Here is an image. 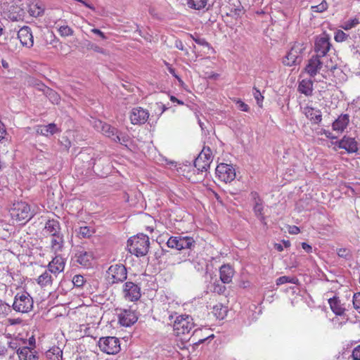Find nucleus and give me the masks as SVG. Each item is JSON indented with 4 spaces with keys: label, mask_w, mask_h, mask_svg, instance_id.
Returning <instances> with one entry per match:
<instances>
[{
    "label": "nucleus",
    "mask_w": 360,
    "mask_h": 360,
    "mask_svg": "<svg viewBox=\"0 0 360 360\" xmlns=\"http://www.w3.org/2000/svg\"><path fill=\"white\" fill-rule=\"evenodd\" d=\"M122 293L126 300L135 302L141 297V288L133 282L127 281L123 285Z\"/></svg>",
    "instance_id": "nucleus-12"
},
{
    "label": "nucleus",
    "mask_w": 360,
    "mask_h": 360,
    "mask_svg": "<svg viewBox=\"0 0 360 360\" xmlns=\"http://www.w3.org/2000/svg\"><path fill=\"white\" fill-rule=\"evenodd\" d=\"M236 105L238 108L241 111L248 112L250 110L249 106L241 100H238L236 101Z\"/></svg>",
    "instance_id": "nucleus-48"
},
{
    "label": "nucleus",
    "mask_w": 360,
    "mask_h": 360,
    "mask_svg": "<svg viewBox=\"0 0 360 360\" xmlns=\"http://www.w3.org/2000/svg\"><path fill=\"white\" fill-rule=\"evenodd\" d=\"M168 71L170 74H172L174 77H176L179 81H181L179 77L176 74L175 70L171 66L168 67Z\"/></svg>",
    "instance_id": "nucleus-58"
},
{
    "label": "nucleus",
    "mask_w": 360,
    "mask_h": 360,
    "mask_svg": "<svg viewBox=\"0 0 360 360\" xmlns=\"http://www.w3.org/2000/svg\"><path fill=\"white\" fill-rule=\"evenodd\" d=\"M19 203L17 205L14 204L13 207L10 210L11 217L15 221H20L22 218V210L19 211Z\"/></svg>",
    "instance_id": "nucleus-37"
},
{
    "label": "nucleus",
    "mask_w": 360,
    "mask_h": 360,
    "mask_svg": "<svg viewBox=\"0 0 360 360\" xmlns=\"http://www.w3.org/2000/svg\"><path fill=\"white\" fill-rule=\"evenodd\" d=\"M323 64H325L326 68L330 70L336 69L337 67L336 64H329L328 61H325V59L316 56H313L309 59L304 70L310 77H314L321 70Z\"/></svg>",
    "instance_id": "nucleus-3"
},
{
    "label": "nucleus",
    "mask_w": 360,
    "mask_h": 360,
    "mask_svg": "<svg viewBox=\"0 0 360 360\" xmlns=\"http://www.w3.org/2000/svg\"><path fill=\"white\" fill-rule=\"evenodd\" d=\"M193 327V318L188 315L177 316L173 323V329L176 335L188 334Z\"/></svg>",
    "instance_id": "nucleus-5"
},
{
    "label": "nucleus",
    "mask_w": 360,
    "mask_h": 360,
    "mask_svg": "<svg viewBox=\"0 0 360 360\" xmlns=\"http://www.w3.org/2000/svg\"><path fill=\"white\" fill-rule=\"evenodd\" d=\"M149 245V238L142 233L131 237L127 241L129 252L138 257L147 255Z\"/></svg>",
    "instance_id": "nucleus-1"
},
{
    "label": "nucleus",
    "mask_w": 360,
    "mask_h": 360,
    "mask_svg": "<svg viewBox=\"0 0 360 360\" xmlns=\"http://www.w3.org/2000/svg\"><path fill=\"white\" fill-rule=\"evenodd\" d=\"M191 37L193 39V41L195 43H197L198 44L207 47V48H210V44L205 39L200 38L198 36L195 37L193 35H191Z\"/></svg>",
    "instance_id": "nucleus-47"
},
{
    "label": "nucleus",
    "mask_w": 360,
    "mask_h": 360,
    "mask_svg": "<svg viewBox=\"0 0 360 360\" xmlns=\"http://www.w3.org/2000/svg\"><path fill=\"white\" fill-rule=\"evenodd\" d=\"M328 5L326 0H323L321 4L316 6H311V10L315 13H322L328 9Z\"/></svg>",
    "instance_id": "nucleus-40"
},
{
    "label": "nucleus",
    "mask_w": 360,
    "mask_h": 360,
    "mask_svg": "<svg viewBox=\"0 0 360 360\" xmlns=\"http://www.w3.org/2000/svg\"><path fill=\"white\" fill-rule=\"evenodd\" d=\"M6 133V131L4 128V124L0 121V140L4 138Z\"/></svg>",
    "instance_id": "nucleus-56"
},
{
    "label": "nucleus",
    "mask_w": 360,
    "mask_h": 360,
    "mask_svg": "<svg viewBox=\"0 0 360 360\" xmlns=\"http://www.w3.org/2000/svg\"><path fill=\"white\" fill-rule=\"evenodd\" d=\"M274 248L276 250H277L278 252H282L283 250V248L281 244L280 243H275Z\"/></svg>",
    "instance_id": "nucleus-63"
},
{
    "label": "nucleus",
    "mask_w": 360,
    "mask_h": 360,
    "mask_svg": "<svg viewBox=\"0 0 360 360\" xmlns=\"http://www.w3.org/2000/svg\"><path fill=\"white\" fill-rule=\"evenodd\" d=\"M149 117V112L141 107L134 108L130 112V120L132 124H143Z\"/></svg>",
    "instance_id": "nucleus-14"
},
{
    "label": "nucleus",
    "mask_w": 360,
    "mask_h": 360,
    "mask_svg": "<svg viewBox=\"0 0 360 360\" xmlns=\"http://www.w3.org/2000/svg\"><path fill=\"white\" fill-rule=\"evenodd\" d=\"M253 91H254V92H253L254 97H255V100L257 101V104L259 106H262V103L263 101L264 96L262 95L259 90H258L257 88L254 87Z\"/></svg>",
    "instance_id": "nucleus-46"
},
{
    "label": "nucleus",
    "mask_w": 360,
    "mask_h": 360,
    "mask_svg": "<svg viewBox=\"0 0 360 360\" xmlns=\"http://www.w3.org/2000/svg\"><path fill=\"white\" fill-rule=\"evenodd\" d=\"M49 96H51V100L52 101V103H58L59 100H60V98L58 96V95L54 92V91H52L51 90L50 91V94H49Z\"/></svg>",
    "instance_id": "nucleus-51"
},
{
    "label": "nucleus",
    "mask_w": 360,
    "mask_h": 360,
    "mask_svg": "<svg viewBox=\"0 0 360 360\" xmlns=\"http://www.w3.org/2000/svg\"><path fill=\"white\" fill-rule=\"evenodd\" d=\"M127 271L124 265L115 264L111 265L106 271V279L110 284L122 283L127 279Z\"/></svg>",
    "instance_id": "nucleus-4"
},
{
    "label": "nucleus",
    "mask_w": 360,
    "mask_h": 360,
    "mask_svg": "<svg viewBox=\"0 0 360 360\" xmlns=\"http://www.w3.org/2000/svg\"><path fill=\"white\" fill-rule=\"evenodd\" d=\"M84 283V278L82 275H75L72 278V283L75 287H82Z\"/></svg>",
    "instance_id": "nucleus-44"
},
{
    "label": "nucleus",
    "mask_w": 360,
    "mask_h": 360,
    "mask_svg": "<svg viewBox=\"0 0 360 360\" xmlns=\"http://www.w3.org/2000/svg\"><path fill=\"white\" fill-rule=\"evenodd\" d=\"M28 13L31 16L38 17L41 15L44 11V6L39 0H32L27 4Z\"/></svg>",
    "instance_id": "nucleus-19"
},
{
    "label": "nucleus",
    "mask_w": 360,
    "mask_h": 360,
    "mask_svg": "<svg viewBox=\"0 0 360 360\" xmlns=\"http://www.w3.org/2000/svg\"><path fill=\"white\" fill-rule=\"evenodd\" d=\"M213 313L219 319H223L226 316L227 309L221 304H217L213 307Z\"/></svg>",
    "instance_id": "nucleus-32"
},
{
    "label": "nucleus",
    "mask_w": 360,
    "mask_h": 360,
    "mask_svg": "<svg viewBox=\"0 0 360 360\" xmlns=\"http://www.w3.org/2000/svg\"><path fill=\"white\" fill-rule=\"evenodd\" d=\"M302 112L313 124H319L322 120V113L317 108L305 106L302 109Z\"/></svg>",
    "instance_id": "nucleus-17"
},
{
    "label": "nucleus",
    "mask_w": 360,
    "mask_h": 360,
    "mask_svg": "<svg viewBox=\"0 0 360 360\" xmlns=\"http://www.w3.org/2000/svg\"><path fill=\"white\" fill-rule=\"evenodd\" d=\"M75 231L79 238H85L90 237L95 230L94 226H79Z\"/></svg>",
    "instance_id": "nucleus-29"
},
{
    "label": "nucleus",
    "mask_w": 360,
    "mask_h": 360,
    "mask_svg": "<svg viewBox=\"0 0 360 360\" xmlns=\"http://www.w3.org/2000/svg\"><path fill=\"white\" fill-rule=\"evenodd\" d=\"M298 91L305 96H311L313 91V82L310 79H302L298 86Z\"/></svg>",
    "instance_id": "nucleus-26"
},
{
    "label": "nucleus",
    "mask_w": 360,
    "mask_h": 360,
    "mask_svg": "<svg viewBox=\"0 0 360 360\" xmlns=\"http://www.w3.org/2000/svg\"><path fill=\"white\" fill-rule=\"evenodd\" d=\"M212 152L210 148L204 147L194 161V166L199 172H207L212 162Z\"/></svg>",
    "instance_id": "nucleus-7"
},
{
    "label": "nucleus",
    "mask_w": 360,
    "mask_h": 360,
    "mask_svg": "<svg viewBox=\"0 0 360 360\" xmlns=\"http://www.w3.org/2000/svg\"><path fill=\"white\" fill-rule=\"evenodd\" d=\"M354 360H360V345L355 347L352 352Z\"/></svg>",
    "instance_id": "nucleus-50"
},
{
    "label": "nucleus",
    "mask_w": 360,
    "mask_h": 360,
    "mask_svg": "<svg viewBox=\"0 0 360 360\" xmlns=\"http://www.w3.org/2000/svg\"><path fill=\"white\" fill-rule=\"evenodd\" d=\"M220 279L224 283H230L234 275V270L229 264H224L219 269Z\"/></svg>",
    "instance_id": "nucleus-21"
},
{
    "label": "nucleus",
    "mask_w": 360,
    "mask_h": 360,
    "mask_svg": "<svg viewBox=\"0 0 360 360\" xmlns=\"http://www.w3.org/2000/svg\"><path fill=\"white\" fill-rule=\"evenodd\" d=\"M130 141L129 136L121 131H117L116 136H115V139L113 141L120 143L122 145L127 146V143Z\"/></svg>",
    "instance_id": "nucleus-34"
},
{
    "label": "nucleus",
    "mask_w": 360,
    "mask_h": 360,
    "mask_svg": "<svg viewBox=\"0 0 360 360\" xmlns=\"http://www.w3.org/2000/svg\"><path fill=\"white\" fill-rule=\"evenodd\" d=\"M34 301L30 295L24 293V313L31 311L33 308Z\"/></svg>",
    "instance_id": "nucleus-38"
},
{
    "label": "nucleus",
    "mask_w": 360,
    "mask_h": 360,
    "mask_svg": "<svg viewBox=\"0 0 360 360\" xmlns=\"http://www.w3.org/2000/svg\"><path fill=\"white\" fill-rule=\"evenodd\" d=\"M24 346L27 349H36V340L34 335L29 337L27 340L24 339Z\"/></svg>",
    "instance_id": "nucleus-41"
},
{
    "label": "nucleus",
    "mask_w": 360,
    "mask_h": 360,
    "mask_svg": "<svg viewBox=\"0 0 360 360\" xmlns=\"http://www.w3.org/2000/svg\"><path fill=\"white\" fill-rule=\"evenodd\" d=\"M340 148L345 149L349 153H356L358 150V144L355 139L345 136L336 143Z\"/></svg>",
    "instance_id": "nucleus-16"
},
{
    "label": "nucleus",
    "mask_w": 360,
    "mask_h": 360,
    "mask_svg": "<svg viewBox=\"0 0 360 360\" xmlns=\"http://www.w3.org/2000/svg\"><path fill=\"white\" fill-rule=\"evenodd\" d=\"M37 131L38 134H40L43 136H49L58 132L59 129L57 127L56 124H55L54 123H51L47 125L38 126Z\"/></svg>",
    "instance_id": "nucleus-23"
},
{
    "label": "nucleus",
    "mask_w": 360,
    "mask_h": 360,
    "mask_svg": "<svg viewBox=\"0 0 360 360\" xmlns=\"http://www.w3.org/2000/svg\"><path fill=\"white\" fill-rule=\"evenodd\" d=\"M306 48L307 44L295 42L283 59V63L287 66H292L299 64L302 60V56Z\"/></svg>",
    "instance_id": "nucleus-2"
},
{
    "label": "nucleus",
    "mask_w": 360,
    "mask_h": 360,
    "mask_svg": "<svg viewBox=\"0 0 360 360\" xmlns=\"http://www.w3.org/2000/svg\"><path fill=\"white\" fill-rule=\"evenodd\" d=\"M38 210V207L36 204L32 203L28 204L27 202H24V214H26L25 216H24V219H27V221L24 223V225L27 223L37 213Z\"/></svg>",
    "instance_id": "nucleus-27"
},
{
    "label": "nucleus",
    "mask_w": 360,
    "mask_h": 360,
    "mask_svg": "<svg viewBox=\"0 0 360 360\" xmlns=\"http://www.w3.org/2000/svg\"><path fill=\"white\" fill-rule=\"evenodd\" d=\"M288 232L291 234H297L300 232L299 226H289Z\"/></svg>",
    "instance_id": "nucleus-55"
},
{
    "label": "nucleus",
    "mask_w": 360,
    "mask_h": 360,
    "mask_svg": "<svg viewBox=\"0 0 360 360\" xmlns=\"http://www.w3.org/2000/svg\"><path fill=\"white\" fill-rule=\"evenodd\" d=\"M176 47L179 50H184V44L181 41H176Z\"/></svg>",
    "instance_id": "nucleus-60"
},
{
    "label": "nucleus",
    "mask_w": 360,
    "mask_h": 360,
    "mask_svg": "<svg viewBox=\"0 0 360 360\" xmlns=\"http://www.w3.org/2000/svg\"><path fill=\"white\" fill-rule=\"evenodd\" d=\"M47 232L51 233V245L52 250L56 254L61 251L63 245V236L54 226H45Z\"/></svg>",
    "instance_id": "nucleus-13"
},
{
    "label": "nucleus",
    "mask_w": 360,
    "mask_h": 360,
    "mask_svg": "<svg viewBox=\"0 0 360 360\" xmlns=\"http://www.w3.org/2000/svg\"><path fill=\"white\" fill-rule=\"evenodd\" d=\"M327 138L335 139V136H332V133L329 131L324 130L323 133Z\"/></svg>",
    "instance_id": "nucleus-62"
},
{
    "label": "nucleus",
    "mask_w": 360,
    "mask_h": 360,
    "mask_svg": "<svg viewBox=\"0 0 360 360\" xmlns=\"http://www.w3.org/2000/svg\"><path fill=\"white\" fill-rule=\"evenodd\" d=\"M253 210L255 215L260 219H264V205L262 200L258 198L255 200V204L253 206Z\"/></svg>",
    "instance_id": "nucleus-31"
},
{
    "label": "nucleus",
    "mask_w": 360,
    "mask_h": 360,
    "mask_svg": "<svg viewBox=\"0 0 360 360\" xmlns=\"http://www.w3.org/2000/svg\"><path fill=\"white\" fill-rule=\"evenodd\" d=\"M20 306H21V304L20 303H18V302L15 300L13 302V309L17 311H20Z\"/></svg>",
    "instance_id": "nucleus-59"
},
{
    "label": "nucleus",
    "mask_w": 360,
    "mask_h": 360,
    "mask_svg": "<svg viewBox=\"0 0 360 360\" xmlns=\"http://www.w3.org/2000/svg\"><path fill=\"white\" fill-rule=\"evenodd\" d=\"M287 283L298 284L299 280L295 276H283L278 278L276 281L277 285H281Z\"/></svg>",
    "instance_id": "nucleus-33"
},
{
    "label": "nucleus",
    "mask_w": 360,
    "mask_h": 360,
    "mask_svg": "<svg viewBox=\"0 0 360 360\" xmlns=\"http://www.w3.org/2000/svg\"><path fill=\"white\" fill-rule=\"evenodd\" d=\"M9 322L11 323V325H13V324L20 323L21 320L20 319H10Z\"/></svg>",
    "instance_id": "nucleus-64"
},
{
    "label": "nucleus",
    "mask_w": 360,
    "mask_h": 360,
    "mask_svg": "<svg viewBox=\"0 0 360 360\" xmlns=\"http://www.w3.org/2000/svg\"><path fill=\"white\" fill-rule=\"evenodd\" d=\"M349 122V116L347 114L340 115L332 124L333 129L338 132H342Z\"/></svg>",
    "instance_id": "nucleus-20"
},
{
    "label": "nucleus",
    "mask_w": 360,
    "mask_h": 360,
    "mask_svg": "<svg viewBox=\"0 0 360 360\" xmlns=\"http://www.w3.org/2000/svg\"><path fill=\"white\" fill-rule=\"evenodd\" d=\"M75 257L77 262L85 267L90 266L91 262L93 259L92 253L91 252L84 251V250H79L76 253Z\"/></svg>",
    "instance_id": "nucleus-22"
},
{
    "label": "nucleus",
    "mask_w": 360,
    "mask_h": 360,
    "mask_svg": "<svg viewBox=\"0 0 360 360\" xmlns=\"http://www.w3.org/2000/svg\"><path fill=\"white\" fill-rule=\"evenodd\" d=\"M39 354L36 349H27L24 346V360H38Z\"/></svg>",
    "instance_id": "nucleus-36"
},
{
    "label": "nucleus",
    "mask_w": 360,
    "mask_h": 360,
    "mask_svg": "<svg viewBox=\"0 0 360 360\" xmlns=\"http://www.w3.org/2000/svg\"><path fill=\"white\" fill-rule=\"evenodd\" d=\"M359 23V20L358 18L350 19L345 22H344L342 27L345 30H349Z\"/></svg>",
    "instance_id": "nucleus-42"
},
{
    "label": "nucleus",
    "mask_w": 360,
    "mask_h": 360,
    "mask_svg": "<svg viewBox=\"0 0 360 360\" xmlns=\"http://www.w3.org/2000/svg\"><path fill=\"white\" fill-rule=\"evenodd\" d=\"M49 269L55 276L63 271L65 267L64 259L60 255H56L49 264Z\"/></svg>",
    "instance_id": "nucleus-18"
},
{
    "label": "nucleus",
    "mask_w": 360,
    "mask_h": 360,
    "mask_svg": "<svg viewBox=\"0 0 360 360\" xmlns=\"http://www.w3.org/2000/svg\"><path fill=\"white\" fill-rule=\"evenodd\" d=\"M91 49L94 50L96 52L105 54V51L103 48L96 44H91Z\"/></svg>",
    "instance_id": "nucleus-52"
},
{
    "label": "nucleus",
    "mask_w": 360,
    "mask_h": 360,
    "mask_svg": "<svg viewBox=\"0 0 360 360\" xmlns=\"http://www.w3.org/2000/svg\"><path fill=\"white\" fill-rule=\"evenodd\" d=\"M348 37L349 35L345 33L342 30H338L335 33L334 39L337 42H342L345 41Z\"/></svg>",
    "instance_id": "nucleus-43"
},
{
    "label": "nucleus",
    "mask_w": 360,
    "mask_h": 360,
    "mask_svg": "<svg viewBox=\"0 0 360 360\" xmlns=\"http://www.w3.org/2000/svg\"><path fill=\"white\" fill-rule=\"evenodd\" d=\"M167 244L169 248L177 250L191 249L194 245V240L188 236L170 237Z\"/></svg>",
    "instance_id": "nucleus-11"
},
{
    "label": "nucleus",
    "mask_w": 360,
    "mask_h": 360,
    "mask_svg": "<svg viewBox=\"0 0 360 360\" xmlns=\"http://www.w3.org/2000/svg\"><path fill=\"white\" fill-rule=\"evenodd\" d=\"M119 323L124 327H129L135 323L138 317L134 311L131 309H117Z\"/></svg>",
    "instance_id": "nucleus-10"
},
{
    "label": "nucleus",
    "mask_w": 360,
    "mask_h": 360,
    "mask_svg": "<svg viewBox=\"0 0 360 360\" xmlns=\"http://www.w3.org/2000/svg\"><path fill=\"white\" fill-rule=\"evenodd\" d=\"M170 100H171L172 101H173V102H176V103H177L178 104H179V105H183V104H184V102H183V101H180V100H179L178 98H176L175 96H172L170 97Z\"/></svg>",
    "instance_id": "nucleus-61"
},
{
    "label": "nucleus",
    "mask_w": 360,
    "mask_h": 360,
    "mask_svg": "<svg viewBox=\"0 0 360 360\" xmlns=\"http://www.w3.org/2000/svg\"><path fill=\"white\" fill-rule=\"evenodd\" d=\"M216 174L218 179L225 183L233 181L236 178V171L232 165L221 163L216 168Z\"/></svg>",
    "instance_id": "nucleus-9"
},
{
    "label": "nucleus",
    "mask_w": 360,
    "mask_h": 360,
    "mask_svg": "<svg viewBox=\"0 0 360 360\" xmlns=\"http://www.w3.org/2000/svg\"><path fill=\"white\" fill-rule=\"evenodd\" d=\"M34 44V38L31 29L24 25V46L31 48Z\"/></svg>",
    "instance_id": "nucleus-30"
},
{
    "label": "nucleus",
    "mask_w": 360,
    "mask_h": 360,
    "mask_svg": "<svg viewBox=\"0 0 360 360\" xmlns=\"http://www.w3.org/2000/svg\"><path fill=\"white\" fill-rule=\"evenodd\" d=\"M328 303L334 314L338 316L344 315L345 309L342 307L340 303V300L338 297H333V298H330L328 300Z\"/></svg>",
    "instance_id": "nucleus-25"
},
{
    "label": "nucleus",
    "mask_w": 360,
    "mask_h": 360,
    "mask_svg": "<svg viewBox=\"0 0 360 360\" xmlns=\"http://www.w3.org/2000/svg\"><path fill=\"white\" fill-rule=\"evenodd\" d=\"M49 360H63V351L58 347H53L46 352Z\"/></svg>",
    "instance_id": "nucleus-28"
},
{
    "label": "nucleus",
    "mask_w": 360,
    "mask_h": 360,
    "mask_svg": "<svg viewBox=\"0 0 360 360\" xmlns=\"http://www.w3.org/2000/svg\"><path fill=\"white\" fill-rule=\"evenodd\" d=\"M91 32H93L95 34L98 35L99 37H101L103 39H106V37H105V34L103 32H101L100 30L97 29V28L92 29L91 30Z\"/></svg>",
    "instance_id": "nucleus-54"
},
{
    "label": "nucleus",
    "mask_w": 360,
    "mask_h": 360,
    "mask_svg": "<svg viewBox=\"0 0 360 360\" xmlns=\"http://www.w3.org/2000/svg\"><path fill=\"white\" fill-rule=\"evenodd\" d=\"M94 127L98 131H101L106 137L110 138L114 141L115 136H116L117 129L112 127L108 124L104 123L101 120H95L93 122Z\"/></svg>",
    "instance_id": "nucleus-15"
},
{
    "label": "nucleus",
    "mask_w": 360,
    "mask_h": 360,
    "mask_svg": "<svg viewBox=\"0 0 360 360\" xmlns=\"http://www.w3.org/2000/svg\"><path fill=\"white\" fill-rule=\"evenodd\" d=\"M302 248L307 252H311L312 251V248L311 245L306 243H302Z\"/></svg>",
    "instance_id": "nucleus-57"
},
{
    "label": "nucleus",
    "mask_w": 360,
    "mask_h": 360,
    "mask_svg": "<svg viewBox=\"0 0 360 360\" xmlns=\"http://www.w3.org/2000/svg\"><path fill=\"white\" fill-rule=\"evenodd\" d=\"M98 345L100 349L108 354H115L120 350V340L115 337L101 338Z\"/></svg>",
    "instance_id": "nucleus-6"
},
{
    "label": "nucleus",
    "mask_w": 360,
    "mask_h": 360,
    "mask_svg": "<svg viewBox=\"0 0 360 360\" xmlns=\"http://www.w3.org/2000/svg\"><path fill=\"white\" fill-rule=\"evenodd\" d=\"M338 255L341 257H346L349 255V250L345 248H340L338 251Z\"/></svg>",
    "instance_id": "nucleus-53"
},
{
    "label": "nucleus",
    "mask_w": 360,
    "mask_h": 360,
    "mask_svg": "<svg viewBox=\"0 0 360 360\" xmlns=\"http://www.w3.org/2000/svg\"><path fill=\"white\" fill-rule=\"evenodd\" d=\"M352 302L354 308L360 314V292L354 294Z\"/></svg>",
    "instance_id": "nucleus-45"
},
{
    "label": "nucleus",
    "mask_w": 360,
    "mask_h": 360,
    "mask_svg": "<svg viewBox=\"0 0 360 360\" xmlns=\"http://www.w3.org/2000/svg\"><path fill=\"white\" fill-rule=\"evenodd\" d=\"M330 47L331 44L328 35L322 34L317 37L314 44L315 56L326 59L328 58L327 53L329 52Z\"/></svg>",
    "instance_id": "nucleus-8"
},
{
    "label": "nucleus",
    "mask_w": 360,
    "mask_h": 360,
    "mask_svg": "<svg viewBox=\"0 0 360 360\" xmlns=\"http://www.w3.org/2000/svg\"><path fill=\"white\" fill-rule=\"evenodd\" d=\"M155 110H158L159 115H161L167 109L165 105L162 103H156L154 105Z\"/></svg>",
    "instance_id": "nucleus-49"
},
{
    "label": "nucleus",
    "mask_w": 360,
    "mask_h": 360,
    "mask_svg": "<svg viewBox=\"0 0 360 360\" xmlns=\"http://www.w3.org/2000/svg\"><path fill=\"white\" fill-rule=\"evenodd\" d=\"M207 2V0H189L188 4L190 8L200 10L205 7Z\"/></svg>",
    "instance_id": "nucleus-35"
},
{
    "label": "nucleus",
    "mask_w": 360,
    "mask_h": 360,
    "mask_svg": "<svg viewBox=\"0 0 360 360\" xmlns=\"http://www.w3.org/2000/svg\"><path fill=\"white\" fill-rule=\"evenodd\" d=\"M52 273L49 271V269L46 270L43 274H41L37 279V283L41 288H46L48 286H51L52 285V282L53 280V277L52 276Z\"/></svg>",
    "instance_id": "nucleus-24"
},
{
    "label": "nucleus",
    "mask_w": 360,
    "mask_h": 360,
    "mask_svg": "<svg viewBox=\"0 0 360 360\" xmlns=\"http://www.w3.org/2000/svg\"><path fill=\"white\" fill-rule=\"evenodd\" d=\"M58 30L62 37L72 36L74 34L73 30L68 25L60 26Z\"/></svg>",
    "instance_id": "nucleus-39"
}]
</instances>
